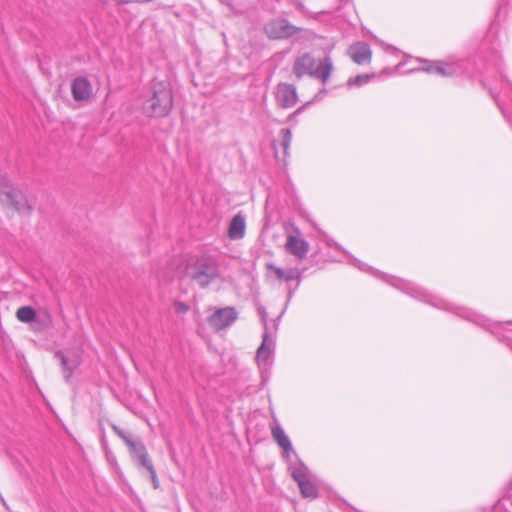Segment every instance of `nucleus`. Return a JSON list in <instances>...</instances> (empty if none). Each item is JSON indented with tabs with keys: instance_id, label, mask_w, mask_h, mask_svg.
<instances>
[{
	"instance_id": "1",
	"label": "nucleus",
	"mask_w": 512,
	"mask_h": 512,
	"mask_svg": "<svg viewBox=\"0 0 512 512\" xmlns=\"http://www.w3.org/2000/svg\"><path fill=\"white\" fill-rule=\"evenodd\" d=\"M350 264L354 267H357L363 272L373 274L377 277H381L382 279L390 283L392 286L403 291L407 295L420 301H423L425 303H428L435 308L453 312L456 315L460 316L461 318L474 322L475 324L482 327H485L487 325L488 320L484 316L479 315L468 308L456 306L436 295L431 294L424 288L419 287L412 282L394 276H387L384 273H381L380 271L374 269L371 265L364 263L362 260L358 258H353Z\"/></svg>"
},
{
	"instance_id": "2",
	"label": "nucleus",
	"mask_w": 512,
	"mask_h": 512,
	"mask_svg": "<svg viewBox=\"0 0 512 512\" xmlns=\"http://www.w3.org/2000/svg\"><path fill=\"white\" fill-rule=\"evenodd\" d=\"M334 70L333 61L330 56H325L318 61L308 53L297 57L293 64V73L297 79H301L305 75H309L315 79H319L326 84Z\"/></svg>"
},
{
	"instance_id": "3",
	"label": "nucleus",
	"mask_w": 512,
	"mask_h": 512,
	"mask_svg": "<svg viewBox=\"0 0 512 512\" xmlns=\"http://www.w3.org/2000/svg\"><path fill=\"white\" fill-rule=\"evenodd\" d=\"M172 91L164 82H154L151 88V96L143 103V113L149 117L166 116L172 109Z\"/></svg>"
},
{
	"instance_id": "4",
	"label": "nucleus",
	"mask_w": 512,
	"mask_h": 512,
	"mask_svg": "<svg viewBox=\"0 0 512 512\" xmlns=\"http://www.w3.org/2000/svg\"><path fill=\"white\" fill-rule=\"evenodd\" d=\"M186 275L204 288L219 277V266L215 258H188Z\"/></svg>"
},
{
	"instance_id": "5",
	"label": "nucleus",
	"mask_w": 512,
	"mask_h": 512,
	"mask_svg": "<svg viewBox=\"0 0 512 512\" xmlns=\"http://www.w3.org/2000/svg\"><path fill=\"white\" fill-rule=\"evenodd\" d=\"M423 66L419 68L420 71L426 73H434L442 77H454L461 75L464 72L463 61L456 57H448L446 60H419Z\"/></svg>"
},
{
	"instance_id": "6",
	"label": "nucleus",
	"mask_w": 512,
	"mask_h": 512,
	"mask_svg": "<svg viewBox=\"0 0 512 512\" xmlns=\"http://www.w3.org/2000/svg\"><path fill=\"white\" fill-rule=\"evenodd\" d=\"M293 260L294 263H290L286 267H277L273 264H269L268 268L279 280L285 282L297 280L299 283L302 273L308 269V264L311 262L312 258H293Z\"/></svg>"
},
{
	"instance_id": "7",
	"label": "nucleus",
	"mask_w": 512,
	"mask_h": 512,
	"mask_svg": "<svg viewBox=\"0 0 512 512\" xmlns=\"http://www.w3.org/2000/svg\"><path fill=\"white\" fill-rule=\"evenodd\" d=\"M237 318L238 313L234 307L218 308L208 317V323L214 330L219 331L231 326Z\"/></svg>"
},
{
	"instance_id": "8",
	"label": "nucleus",
	"mask_w": 512,
	"mask_h": 512,
	"mask_svg": "<svg viewBox=\"0 0 512 512\" xmlns=\"http://www.w3.org/2000/svg\"><path fill=\"white\" fill-rule=\"evenodd\" d=\"M309 244L303 238L302 233L296 227H293L287 233V239L285 242L286 252L293 256H305L308 252Z\"/></svg>"
},
{
	"instance_id": "9",
	"label": "nucleus",
	"mask_w": 512,
	"mask_h": 512,
	"mask_svg": "<svg viewBox=\"0 0 512 512\" xmlns=\"http://www.w3.org/2000/svg\"><path fill=\"white\" fill-rule=\"evenodd\" d=\"M296 27L285 19H273L265 24L264 31L271 39L287 38L295 34Z\"/></svg>"
},
{
	"instance_id": "10",
	"label": "nucleus",
	"mask_w": 512,
	"mask_h": 512,
	"mask_svg": "<svg viewBox=\"0 0 512 512\" xmlns=\"http://www.w3.org/2000/svg\"><path fill=\"white\" fill-rule=\"evenodd\" d=\"M275 348V340L269 331H264L262 343L257 350L256 361L259 366L265 367L271 364Z\"/></svg>"
},
{
	"instance_id": "11",
	"label": "nucleus",
	"mask_w": 512,
	"mask_h": 512,
	"mask_svg": "<svg viewBox=\"0 0 512 512\" xmlns=\"http://www.w3.org/2000/svg\"><path fill=\"white\" fill-rule=\"evenodd\" d=\"M275 98L281 108L287 109L293 107L298 99L296 87L287 83L278 84L275 91Z\"/></svg>"
},
{
	"instance_id": "12",
	"label": "nucleus",
	"mask_w": 512,
	"mask_h": 512,
	"mask_svg": "<svg viewBox=\"0 0 512 512\" xmlns=\"http://www.w3.org/2000/svg\"><path fill=\"white\" fill-rule=\"evenodd\" d=\"M0 198L6 205L19 209L22 201V193L15 188L8 180L3 179L0 182Z\"/></svg>"
},
{
	"instance_id": "13",
	"label": "nucleus",
	"mask_w": 512,
	"mask_h": 512,
	"mask_svg": "<svg viewBox=\"0 0 512 512\" xmlns=\"http://www.w3.org/2000/svg\"><path fill=\"white\" fill-rule=\"evenodd\" d=\"M71 93L75 101H87L92 96V86L86 77H77L71 83Z\"/></svg>"
},
{
	"instance_id": "14",
	"label": "nucleus",
	"mask_w": 512,
	"mask_h": 512,
	"mask_svg": "<svg viewBox=\"0 0 512 512\" xmlns=\"http://www.w3.org/2000/svg\"><path fill=\"white\" fill-rule=\"evenodd\" d=\"M127 447L129 448L130 454L134 461H136L139 466L145 468L152 464L147 450L141 440L135 438L131 443L127 445Z\"/></svg>"
},
{
	"instance_id": "15",
	"label": "nucleus",
	"mask_w": 512,
	"mask_h": 512,
	"mask_svg": "<svg viewBox=\"0 0 512 512\" xmlns=\"http://www.w3.org/2000/svg\"><path fill=\"white\" fill-rule=\"evenodd\" d=\"M348 54L351 59L359 65L369 63L372 57V51L368 44L357 42L350 46Z\"/></svg>"
},
{
	"instance_id": "16",
	"label": "nucleus",
	"mask_w": 512,
	"mask_h": 512,
	"mask_svg": "<svg viewBox=\"0 0 512 512\" xmlns=\"http://www.w3.org/2000/svg\"><path fill=\"white\" fill-rule=\"evenodd\" d=\"M246 230V219L242 213H237L230 221L228 227V236L232 240H238L244 237Z\"/></svg>"
},
{
	"instance_id": "17",
	"label": "nucleus",
	"mask_w": 512,
	"mask_h": 512,
	"mask_svg": "<svg viewBox=\"0 0 512 512\" xmlns=\"http://www.w3.org/2000/svg\"><path fill=\"white\" fill-rule=\"evenodd\" d=\"M271 435L281 449H290V444L292 443L277 419H274V423L271 426Z\"/></svg>"
},
{
	"instance_id": "18",
	"label": "nucleus",
	"mask_w": 512,
	"mask_h": 512,
	"mask_svg": "<svg viewBox=\"0 0 512 512\" xmlns=\"http://www.w3.org/2000/svg\"><path fill=\"white\" fill-rule=\"evenodd\" d=\"M56 357L60 358L61 364L64 370V378L66 381H69L71 378L73 370L77 367L78 361L76 359H70L62 352H57Z\"/></svg>"
},
{
	"instance_id": "19",
	"label": "nucleus",
	"mask_w": 512,
	"mask_h": 512,
	"mask_svg": "<svg viewBox=\"0 0 512 512\" xmlns=\"http://www.w3.org/2000/svg\"><path fill=\"white\" fill-rule=\"evenodd\" d=\"M291 470V475L293 479L297 482V484L309 479V470L302 462H299L297 465L293 467L291 466Z\"/></svg>"
},
{
	"instance_id": "20",
	"label": "nucleus",
	"mask_w": 512,
	"mask_h": 512,
	"mask_svg": "<svg viewBox=\"0 0 512 512\" xmlns=\"http://www.w3.org/2000/svg\"><path fill=\"white\" fill-rule=\"evenodd\" d=\"M16 317L20 322L30 323L35 319L36 312L30 306H23L17 310Z\"/></svg>"
},
{
	"instance_id": "21",
	"label": "nucleus",
	"mask_w": 512,
	"mask_h": 512,
	"mask_svg": "<svg viewBox=\"0 0 512 512\" xmlns=\"http://www.w3.org/2000/svg\"><path fill=\"white\" fill-rule=\"evenodd\" d=\"M301 494L303 497L316 498L317 497V489L315 485L308 479L306 481L300 482L298 484Z\"/></svg>"
},
{
	"instance_id": "22",
	"label": "nucleus",
	"mask_w": 512,
	"mask_h": 512,
	"mask_svg": "<svg viewBox=\"0 0 512 512\" xmlns=\"http://www.w3.org/2000/svg\"><path fill=\"white\" fill-rule=\"evenodd\" d=\"M375 77V74H361L355 77H351L347 80L346 85L348 87H361L364 84H367L372 78Z\"/></svg>"
},
{
	"instance_id": "23",
	"label": "nucleus",
	"mask_w": 512,
	"mask_h": 512,
	"mask_svg": "<svg viewBox=\"0 0 512 512\" xmlns=\"http://www.w3.org/2000/svg\"><path fill=\"white\" fill-rule=\"evenodd\" d=\"M327 93V90L325 88H322L320 89L313 97V99L309 102H307L306 104H304L303 106H301L300 108H298L293 114H291L289 116V119H292L294 118L296 115L300 114L308 105H310L311 103H314V102H317V101H321L324 96L326 95Z\"/></svg>"
},
{
	"instance_id": "24",
	"label": "nucleus",
	"mask_w": 512,
	"mask_h": 512,
	"mask_svg": "<svg viewBox=\"0 0 512 512\" xmlns=\"http://www.w3.org/2000/svg\"><path fill=\"white\" fill-rule=\"evenodd\" d=\"M280 135L282 137L281 146L283 148V152L287 155L292 140V132L290 129H282L280 131Z\"/></svg>"
},
{
	"instance_id": "25",
	"label": "nucleus",
	"mask_w": 512,
	"mask_h": 512,
	"mask_svg": "<svg viewBox=\"0 0 512 512\" xmlns=\"http://www.w3.org/2000/svg\"><path fill=\"white\" fill-rule=\"evenodd\" d=\"M490 95L495 100L496 104L498 105L499 109L502 111L503 116L509 121L512 122V111H508L504 104L501 102L499 97L494 93L493 89H489Z\"/></svg>"
},
{
	"instance_id": "26",
	"label": "nucleus",
	"mask_w": 512,
	"mask_h": 512,
	"mask_svg": "<svg viewBox=\"0 0 512 512\" xmlns=\"http://www.w3.org/2000/svg\"><path fill=\"white\" fill-rule=\"evenodd\" d=\"M112 429L125 442L126 445H128L135 439L129 433L125 432L116 425H112Z\"/></svg>"
},
{
	"instance_id": "27",
	"label": "nucleus",
	"mask_w": 512,
	"mask_h": 512,
	"mask_svg": "<svg viewBox=\"0 0 512 512\" xmlns=\"http://www.w3.org/2000/svg\"><path fill=\"white\" fill-rule=\"evenodd\" d=\"M145 469L149 472V474L151 476L153 487L154 488H158L159 487V481H158V478H157L156 471H155V468L153 466V463L151 465H148L147 467H145Z\"/></svg>"
},
{
	"instance_id": "28",
	"label": "nucleus",
	"mask_w": 512,
	"mask_h": 512,
	"mask_svg": "<svg viewBox=\"0 0 512 512\" xmlns=\"http://www.w3.org/2000/svg\"><path fill=\"white\" fill-rule=\"evenodd\" d=\"M283 450V457L287 460V462L290 463V465L292 464V455H294L295 457L297 456L294 449H293V446L292 444H290V449L286 450V449H282Z\"/></svg>"
},
{
	"instance_id": "29",
	"label": "nucleus",
	"mask_w": 512,
	"mask_h": 512,
	"mask_svg": "<svg viewBox=\"0 0 512 512\" xmlns=\"http://www.w3.org/2000/svg\"><path fill=\"white\" fill-rule=\"evenodd\" d=\"M174 308L177 313H186L189 310L188 305L183 302H175Z\"/></svg>"
},
{
	"instance_id": "30",
	"label": "nucleus",
	"mask_w": 512,
	"mask_h": 512,
	"mask_svg": "<svg viewBox=\"0 0 512 512\" xmlns=\"http://www.w3.org/2000/svg\"><path fill=\"white\" fill-rule=\"evenodd\" d=\"M258 311H259V314H260V317H261V321H262V323L264 325V331H268V326H267V316H268V314H267L265 308H262V307H260L258 309Z\"/></svg>"
},
{
	"instance_id": "31",
	"label": "nucleus",
	"mask_w": 512,
	"mask_h": 512,
	"mask_svg": "<svg viewBox=\"0 0 512 512\" xmlns=\"http://www.w3.org/2000/svg\"><path fill=\"white\" fill-rule=\"evenodd\" d=\"M152 0H131V2H137V3H146L151 2Z\"/></svg>"
},
{
	"instance_id": "32",
	"label": "nucleus",
	"mask_w": 512,
	"mask_h": 512,
	"mask_svg": "<svg viewBox=\"0 0 512 512\" xmlns=\"http://www.w3.org/2000/svg\"><path fill=\"white\" fill-rule=\"evenodd\" d=\"M293 292H294V290L289 289V291H288V301L291 299V297L293 295Z\"/></svg>"
},
{
	"instance_id": "33",
	"label": "nucleus",
	"mask_w": 512,
	"mask_h": 512,
	"mask_svg": "<svg viewBox=\"0 0 512 512\" xmlns=\"http://www.w3.org/2000/svg\"><path fill=\"white\" fill-rule=\"evenodd\" d=\"M337 252H339V253H344V254H346V253H347V252H346L344 249H342L341 247H339V248L337 249Z\"/></svg>"
},
{
	"instance_id": "34",
	"label": "nucleus",
	"mask_w": 512,
	"mask_h": 512,
	"mask_svg": "<svg viewBox=\"0 0 512 512\" xmlns=\"http://www.w3.org/2000/svg\"><path fill=\"white\" fill-rule=\"evenodd\" d=\"M0 502H1L4 506H6V502H5V500H4V498L2 497V495H1V494H0Z\"/></svg>"
}]
</instances>
